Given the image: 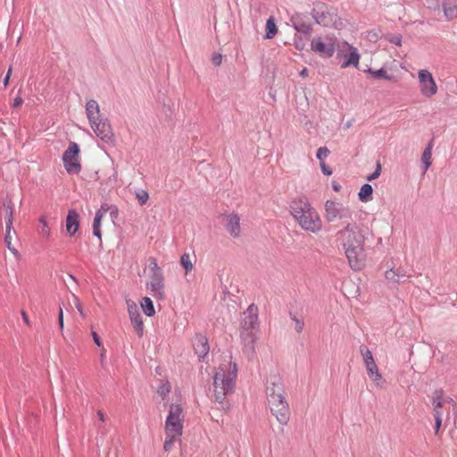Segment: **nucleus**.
<instances>
[{
	"label": "nucleus",
	"instance_id": "f257e3e1",
	"mask_svg": "<svg viewBox=\"0 0 457 457\" xmlns=\"http://www.w3.org/2000/svg\"><path fill=\"white\" fill-rule=\"evenodd\" d=\"M290 213L300 227L306 231L316 233L322 228L319 213L305 197L292 201Z\"/></svg>",
	"mask_w": 457,
	"mask_h": 457
},
{
	"label": "nucleus",
	"instance_id": "f03ea898",
	"mask_svg": "<svg viewBox=\"0 0 457 457\" xmlns=\"http://www.w3.org/2000/svg\"><path fill=\"white\" fill-rule=\"evenodd\" d=\"M237 374V364L231 361L219 366L213 378V395L218 403H223L226 396L233 392Z\"/></svg>",
	"mask_w": 457,
	"mask_h": 457
},
{
	"label": "nucleus",
	"instance_id": "7ed1b4c3",
	"mask_svg": "<svg viewBox=\"0 0 457 457\" xmlns=\"http://www.w3.org/2000/svg\"><path fill=\"white\" fill-rule=\"evenodd\" d=\"M285 383L281 376L270 375L266 388L267 400L270 411L281 424L286 419Z\"/></svg>",
	"mask_w": 457,
	"mask_h": 457
},
{
	"label": "nucleus",
	"instance_id": "20e7f679",
	"mask_svg": "<svg viewBox=\"0 0 457 457\" xmlns=\"http://www.w3.org/2000/svg\"><path fill=\"white\" fill-rule=\"evenodd\" d=\"M184 420L185 414L181 404L179 403H171L164 424L165 440L163 449L165 452H170L174 443L180 440Z\"/></svg>",
	"mask_w": 457,
	"mask_h": 457
},
{
	"label": "nucleus",
	"instance_id": "39448f33",
	"mask_svg": "<svg viewBox=\"0 0 457 457\" xmlns=\"http://www.w3.org/2000/svg\"><path fill=\"white\" fill-rule=\"evenodd\" d=\"M257 311V307L254 304H251L242 314L239 331L240 338L245 345H251L256 340L258 333Z\"/></svg>",
	"mask_w": 457,
	"mask_h": 457
},
{
	"label": "nucleus",
	"instance_id": "423d86ee",
	"mask_svg": "<svg viewBox=\"0 0 457 457\" xmlns=\"http://www.w3.org/2000/svg\"><path fill=\"white\" fill-rule=\"evenodd\" d=\"M311 13L315 22L323 27H335L340 20L338 15L322 2L315 3Z\"/></svg>",
	"mask_w": 457,
	"mask_h": 457
},
{
	"label": "nucleus",
	"instance_id": "0eeeda50",
	"mask_svg": "<svg viewBox=\"0 0 457 457\" xmlns=\"http://www.w3.org/2000/svg\"><path fill=\"white\" fill-rule=\"evenodd\" d=\"M80 149L77 143L71 142L62 155V162L69 174H79L81 170Z\"/></svg>",
	"mask_w": 457,
	"mask_h": 457
},
{
	"label": "nucleus",
	"instance_id": "6e6552de",
	"mask_svg": "<svg viewBox=\"0 0 457 457\" xmlns=\"http://www.w3.org/2000/svg\"><path fill=\"white\" fill-rule=\"evenodd\" d=\"M343 237V247L363 246L365 237L363 231L350 222L346 223L344 229L338 232Z\"/></svg>",
	"mask_w": 457,
	"mask_h": 457
},
{
	"label": "nucleus",
	"instance_id": "1a4fd4ad",
	"mask_svg": "<svg viewBox=\"0 0 457 457\" xmlns=\"http://www.w3.org/2000/svg\"><path fill=\"white\" fill-rule=\"evenodd\" d=\"M325 219L328 222H333L336 220H352L353 212L349 207L345 206L342 203L327 200L325 203Z\"/></svg>",
	"mask_w": 457,
	"mask_h": 457
},
{
	"label": "nucleus",
	"instance_id": "9d476101",
	"mask_svg": "<svg viewBox=\"0 0 457 457\" xmlns=\"http://www.w3.org/2000/svg\"><path fill=\"white\" fill-rule=\"evenodd\" d=\"M146 287L151 291L154 297L157 299L164 298V276L155 261L153 262L152 274Z\"/></svg>",
	"mask_w": 457,
	"mask_h": 457
},
{
	"label": "nucleus",
	"instance_id": "9b49d317",
	"mask_svg": "<svg viewBox=\"0 0 457 457\" xmlns=\"http://www.w3.org/2000/svg\"><path fill=\"white\" fill-rule=\"evenodd\" d=\"M311 49L321 58H330L335 53L336 44L328 37H315L311 41Z\"/></svg>",
	"mask_w": 457,
	"mask_h": 457
},
{
	"label": "nucleus",
	"instance_id": "f8f14e48",
	"mask_svg": "<svg viewBox=\"0 0 457 457\" xmlns=\"http://www.w3.org/2000/svg\"><path fill=\"white\" fill-rule=\"evenodd\" d=\"M96 137L105 142H112L114 138V134L109 120L106 118H102L91 124H89Z\"/></svg>",
	"mask_w": 457,
	"mask_h": 457
},
{
	"label": "nucleus",
	"instance_id": "ddd939ff",
	"mask_svg": "<svg viewBox=\"0 0 457 457\" xmlns=\"http://www.w3.org/2000/svg\"><path fill=\"white\" fill-rule=\"evenodd\" d=\"M420 91L423 96L430 97L436 94L437 87L432 74L427 70L419 71Z\"/></svg>",
	"mask_w": 457,
	"mask_h": 457
},
{
	"label": "nucleus",
	"instance_id": "4468645a",
	"mask_svg": "<svg viewBox=\"0 0 457 457\" xmlns=\"http://www.w3.org/2000/svg\"><path fill=\"white\" fill-rule=\"evenodd\" d=\"M350 267L360 270L364 265L363 246L344 247Z\"/></svg>",
	"mask_w": 457,
	"mask_h": 457
},
{
	"label": "nucleus",
	"instance_id": "2eb2a0df",
	"mask_svg": "<svg viewBox=\"0 0 457 457\" xmlns=\"http://www.w3.org/2000/svg\"><path fill=\"white\" fill-rule=\"evenodd\" d=\"M292 25L298 33L310 35L312 29L311 19L308 15L303 13H296L290 19Z\"/></svg>",
	"mask_w": 457,
	"mask_h": 457
},
{
	"label": "nucleus",
	"instance_id": "dca6fc26",
	"mask_svg": "<svg viewBox=\"0 0 457 457\" xmlns=\"http://www.w3.org/2000/svg\"><path fill=\"white\" fill-rule=\"evenodd\" d=\"M225 228L229 235L235 238L238 237L241 233L240 217L237 213H229L225 216Z\"/></svg>",
	"mask_w": 457,
	"mask_h": 457
},
{
	"label": "nucleus",
	"instance_id": "f3484780",
	"mask_svg": "<svg viewBox=\"0 0 457 457\" xmlns=\"http://www.w3.org/2000/svg\"><path fill=\"white\" fill-rule=\"evenodd\" d=\"M66 232L70 237H73L79 228V215L75 210L68 212L65 220Z\"/></svg>",
	"mask_w": 457,
	"mask_h": 457
},
{
	"label": "nucleus",
	"instance_id": "a211bd4d",
	"mask_svg": "<svg viewBox=\"0 0 457 457\" xmlns=\"http://www.w3.org/2000/svg\"><path fill=\"white\" fill-rule=\"evenodd\" d=\"M86 113L89 124L100 120L103 116L100 113V107L96 100H89L86 104Z\"/></svg>",
	"mask_w": 457,
	"mask_h": 457
},
{
	"label": "nucleus",
	"instance_id": "6ab92c4d",
	"mask_svg": "<svg viewBox=\"0 0 457 457\" xmlns=\"http://www.w3.org/2000/svg\"><path fill=\"white\" fill-rule=\"evenodd\" d=\"M194 349L199 359L204 358L210 350L207 338L203 335H198L194 340Z\"/></svg>",
	"mask_w": 457,
	"mask_h": 457
},
{
	"label": "nucleus",
	"instance_id": "aec40b11",
	"mask_svg": "<svg viewBox=\"0 0 457 457\" xmlns=\"http://www.w3.org/2000/svg\"><path fill=\"white\" fill-rule=\"evenodd\" d=\"M37 232L39 237L45 240H48L51 237V228L48 225L47 218L45 215H41L38 218Z\"/></svg>",
	"mask_w": 457,
	"mask_h": 457
},
{
	"label": "nucleus",
	"instance_id": "412c9836",
	"mask_svg": "<svg viewBox=\"0 0 457 457\" xmlns=\"http://www.w3.org/2000/svg\"><path fill=\"white\" fill-rule=\"evenodd\" d=\"M369 378L373 380L378 386L383 382L382 375L378 371V368L375 361L364 364Z\"/></svg>",
	"mask_w": 457,
	"mask_h": 457
},
{
	"label": "nucleus",
	"instance_id": "4be33fe9",
	"mask_svg": "<svg viewBox=\"0 0 457 457\" xmlns=\"http://www.w3.org/2000/svg\"><path fill=\"white\" fill-rule=\"evenodd\" d=\"M108 211V208L106 205H102L101 208L96 212V216L93 222V234L97 237L99 239H101V220L104 213Z\"/></svg>",
	"mask_w": 457,
	"mask_h": 457
},
{
	"label": "nucleus",
	"instance_id": "5701e85b",
	"mask_svg": "<svg viewBox=\"0 0 457 457\" xmlns=\"http://www.w3.org/2000/svg\"><path fill=\"white\" fill-rule=\"evenodd\" d=\"M432 148H433V139L428 144L427 147L424 149L421 162H422V173L425 174L428 168L431 166V156H432Z\"/></svg>",
	"mask_w": 457,
	"mask_h": 457
},
{
	"label": "nucleus",
	"instance_id": "b1692460",
	"mask_svg": "<svg viewBox=\"0 0 457 457\" xmlns=\"http://www.w3.org/2000/svg\"><path fill=\"white\" fill-rule=\"evenodd\" d=\"M373 187L370 184H364L361 187L358 196L362 203H368L372 200Z\"/></svg>",
	"mask_w": 457,
	"mask_h": 457
},
{
	"label": "nucleus",
	"instance_id": "393cba45",
	"mask_svg": "<svg viewBox=\"0 0 457 457\" xmlns=\"http://www.w3.org/2000/svg\"><path fill=\"white\" fill-rule=\"evenodd\" d=\"M13 211V204L11 202L4 204L3 212L5 219L6 228H12Z\"/></svg>",
	"mask_w": 457,
	"mask_h": 457
},
{
	"label": "nucleus",
	"instance_id": "a878e982",
	"mask_svg": "<svg viewBox=\"0 0 457 457\" xmlns=\"http://www.w3.org/2000/svg\"><path fill=\"white\" fill-rule=\"evenodd\" d=\"M442 7L444 14L448 21L457 17V5H452L447 0H444Z\"/></svg>",
	"mask_w": 457,
	"mask_h": 457
},
{
	"label": "nucleus",
	"instance_id": "bb28decb",
	"mask_svg": "<svg viewBox=\"0 0 457 457\" xmlns=\"http://www.w3.org/2000/svg\"><path fill=\"white\" fill-rule=\"evenodd\" d=\"M368 72L375 79H384V80H392L393 79V76L388 75L386 69H385L383 67L378 70L369 69Z\"/></svg>",
	"mask_w": 457,
	"mask_h": 457
},
{
	"label": "nucleus",
	"instance_id": "cd10ccee",
	"mask_svg": "<svg viewBox=\"0 0 457 457\" xmlns=\"http://www.w3.org/2000/svg\"><path fill=\"white\" fill-rule=\"evenodd\" d=\"M141 308L143 309V312H145V314L148 317H152L154 315L155 313V310H154V303H153V301L145 296L142 299L141 303Z\"/></svg>",
	"mask_w": 457,
	"mask_h": 457
},
{
	"label": "nucleus",
	"instance_id": "c85d7f7f",
	"mask_svg": "<svg viewBox=\"0 0 457 457\" xmlns=\"http://www.w3.org/2000/svg\"><path fill=\"white\" fill-rule=\"evenodd\" d=\"M180 264L185 269V274H188L194 268L192 255L189 253H185L180 257Z\"/></svg>",
	"mask_w": 457,
	"mask_h": 457
},
{
	"label": "nucleus",
	"instance_id": "c756f323",
	"mask_svg": "<svg viewBox=\"0 0 457 457\" xmlns=\"http://www.w3.org/2000/svg\"><path fill=\"white\" fill-rule=\"evenodd\" d=\"M360 55L356 49H353L346 55V60L342 64V67H347L350 65L357 66L359 62Z\"/></svg>",
	"mask_w": 457,
	"mask_h": 457
},
{
	"label": "nucleus",
	"instance_id": "7c9ffc66",
	"mask_svg": "<svg viewBox=\"0 0 457 457\" xmlns=\"http://www.w3.org/2000/svg\"><path fill=\"white\" fill-rule=\"evenodd\" d=\"M15 235V231L13 230V228H6V235H5V238H4V241H5V244H6V246L8 247V249L13 253V254H18V251L16 250V248L12 245V239H13V236Z\"/></svg>",
	"mask_w": 457,
	"mask_h": 457
},
{
	"label": "nucleus",
	"instance_id": "2f4dec72",
	"mask_svg": "<svg viewBox=\"0 0 457 457\" xmlns=\"http://www.w3.org/2000/svg\"><path fill=\"white\" fill-rule=\"evenodd\" d=\"M277 26L275 24V21H274V19L273 18H270L268 19L267 22H266V35H265V37L268 38V39H271L275 37V35L277 34Z\"/></svg>",
	"mask_w": 457,
	"mask_h": 457
},
{
	"label": "nucleus",
	"instance_id": "473e14b6",
	"mask_svg": "<svg viewBox=\"0 0 457 457\" xmlns=\"http://www.w3.org/2000/svg\"><path fill=\"white\" fill-rule=\"evenodd\" d=\"M310 35L301 34L299 36L295 35L294 38V45L296 49L303 50L306 43L309 41Z\"/></svg>",
	"mask_w": 457,
	"mask_h": 457
},
{
	"label": "nucleus",
	"instance_id": "72a5a7b5",
	"mask_svg": "<svg viewBox=\"0 0 457 457\" xmlns=\"http://www.w3.org/2000/svg\"><path fill=\"white\" fill-rule=\"evenodd\" d=\"M131 323L139 337H142L144 335V322L141 315L138 317H134L130 320Z\"/></svg>",
	"mask_w": 457,
	"mask_h": 457
},
{
	"label": "nucleus",
	"instance_id": "f704fd0d",
	"mask_svg": "<svg viewBox=\"0 0 457 457\" xmlns=\"http://www.w3.org/2000/svg\"><path fill=\"white\" fill-rule=\"evenodd\" d=\"M360 353L362 356L364 364L375 361L372 353L370 351V349L366 345L360 346Z\"/></svg>",
	"mask_w": 457,
	"mask_h": 457
},
{
	"label": "nucleus",
	"instance_id": "c9c22d12",
	"mask_svg": "<svg viewBox=\"0 0 457 457\" xmlns=\"http://www.w3.org/2000/svg\"><path fill=\"white\" fill-rule=\"evenodd\" d=\"M290 318L295 323V329L297 333H301L303 331L304 321L302 317L297 316L296 314H293L290 312Z\"/></svg>",
	"mask_w": 457,
	"mask_h": 457
},
{
	"label": "nucleus",
	"instance_id": "e433bc0d",
	"mask_svg": "<svg viewBox=\"0 0 457 457\" xmlns=\"http://www.w3.org/2000/svg\"><path fill=\"white\" fill-rule=\"evenodd\" d=\"M127 306L130 320L133 319L134 317L140 316L137 305L135 302L130 300L127 301Z\"/></svg>",
	"mask_w": 457,
	"mask_h": 457
},
{
	"label": "nucleus",
	"instance_id": "4c0bfd02",
	"mask_svg": "<svg viewBox=\"0 0 457 457\" xmlns=\"http://www.w3.org/2000/svg\"><path fill=\"white\" fill-rule=\"evenodd\" d=\"M136 197L140 204V205H144L147 203L149 199V194L147 191L142 189L136 193Z\"/></svg>",
	"mask_w": 457,
	"mask_h": 457
},
{
	"label": "nucleus",
	"instance_id": "58836bf2",
	"mask_svg": "<svg viewBox=\"0 0 457 457\" xmlns=\"http://www.w3.org/2000/svg\"><path fill=\"white\" fill-rule=\"evenodd\" d=\"M329 150L326 146H321L317 150L316 157L320 162H324V159L328 157Z\"/></svg>",
	"mask_w": 457,
	"mask_h": 457
},
{
	"label": "nucleus",
	"instance_id": "ea45409f",
	"mask_svg": "<svg viewBox=\"0 0 457 457\" xmlns=\"http://www.w3.org/2000/svg\"><path fill=\"white\" fill-rule=\"evenodd\" d=\"M72 302H73L75 307L77 308L81 318L84 319L86 317V314L84 312L82 303H81L80 300L79 299V297L75 295H72Z\"/></svg>",
	"mask_w": 457,
	"mask_h": 457
},
{
	"label": "nucleus",
	"instance_id": "a19ab883",
	"mask_svg": "<svg viewBox=\"0 0 457 457\" xmlns=\"http://www.w3.org/2000/svg\"><path fill=\"white\" fill-rule=\"evenodd\" d=\"M444 391L443 389H438L434 392V395L432 396V403L440 402L441 403H444Z\"/></svg>",
	"mask_w": 457,
	"mask_h": 457
},
{
	"label": "nucleus",
	"instance_id": "79ce46f5",
	"mask_svg": "<svg viewBox=\"0 0 457 457\" xmlns=\"http://www.w3.org/2000/svg\"><path fill=\"white\" fill-rule=\"evenodd\" d=\"M380 173H381V164L378 162L376 170H374V172H372L370 175H369L367 177V180L371 181V180L378 179L380 176Z\"/></svg>",
	"mask_w": 457,
	"mask_h": 457
},
{
	"label": "nucleus",
	"instance_id": "37998d69",
	"mask_svg": "<svg viewBox=\"0 0 457 457\" xmlns=\"http://www.w3.org/2000/svg\"><path fill=\"white\" fill-rule=\"evenodd\" d=\"M434 417H435V426H434L435 434H438V431L442 426V413H435Z\"/></svg>",
	"mask_w": 457,
	"mask_h": 457
},
{
	"label": "nucleus",
	"instance_id": "c03bdc74",
	"mask_svg": "<svg viewBox=\"0 0 457 457\" xmlns=\"http://www.w3.org/2000/svg\"><path fill=\"white\" fill-rule=\"evenodd\" d=\"M385 276L387 280L399 283V278H396L395 270L394 269L386 270Z\"/></svg>",
	"mask_w": 457,
	"mask_h": 457
},
{
	"label": "nucleus",
	"instance_id": "a18cd8bd",
	"mask_svg": "<svg viewBox=\"0 0 457 457\" xmlns=\"http://www.w3.org/2000/svg\"><path fill=\"white\" fill-rule=\"evenodd\" d=\"M395 270L396 278H399V283L403 282L408 278V275L406 274L405 270L402 268H398Z\"/></svg>",
	"mask_w": 457,
	"mask_h": 457
},
{
	"label": "nucleus",
	"instance_id": "49530a36",
	"mask_svg": "<svg viewBox=\"0 0 457 457\" xmlns=\"http://www.w3.org/2000/svg\"><path fill=\"white\" fill-rule=\"evenodd\" d=\"M388 41L391 44H394L395 46H401L402 45V36L400 34L393 35L388 38Z\"/></svg>",
	"mask_w": 457,
	"mask_h": 457
},
{
	"label": "nucleus",
	"instance_id": "de8ad7c7",
	"mask_svg": "<svg viewBox=\"0 0 457 457\" xmlns=\"http://www.w3.org/2000/svg\"><path fill=\"white\" fill-rule=\"evenodd\" d=\"M320 167L324 175L329 176L332 174V170L324 162H320Z\"/></svg>",
	"mask_w": 457,
	"mask_h": 457
},
{
	"label": "nucleus",
	"instance_id": "09e8293b",
	"mask_svg": "<svg viewBox=\"0 0 457 457\" xmlns=\"http://www.w3.org/2000/svg\"><path fill=\"white\" fill-rule=\"evenodd\" d=\"M170 392V386L169 385H162L158 389V394L164 398L166 395Z\"/></svg>",
	"mask_w": 457,
	"mask_h": 457
},
{
	"label": "nucleus",
	"instance_id": "8fccbe9b",
	"mask_svg": "<svg viewBox=\"0 0 457 457\" xmlns=\"http://www.w3.org/2000/svg\"><path fill=\"white\" fill-rule=\"evenodd\" d=\"M212 61L214 65L219 66L221 63L222 55L220 54H213Z\"/></svg>",
	"mask_w": 457,
	"mask_h": 457
},
{
	"label": "nucleus",
	"instance_id": "3c124183",
	"mask_svg": "<svg viewBox=\"0 0 457 457\" xmlns=\"http://www.w3.org/2000/svg\"><path fill=\"white\" fill-rule=\"evenodd\" d=\"M91 335L96 345H98L99 347H103V344L98 334L96 331H92Z\"/></svg>",
	"mask_w": 457,
	"mask_h": 457
},
{
	"label": "nucleus",
	"instance_id": "603ef678",
	"mask_svg": "<svg viewBox=\"0 0 457 457\" xmlns=\"http://www.w3.org/2000/svg\"><path fill=\"white\" fill-rule=\"evenodd\" d=\"M58 322H59L60 328L62 330L63 329V311H62V307H60V310H59Z\"/></svg>",
	"mask_w": 457,
	"mask_h": 457
},
{
	"label": "nucleus",
	"instance_id": "864d4df0",
	"mask_svg": "<svg viewBox=\"0 0 457 457\" xmlns=\"http://www.w3.org/2000/svg\"><path fill=\"white\" fill-rule=\"evenodd\" d=\"M434 405V414L435 413H442L441 408L443 407L444 403H441L440 402L432 403Z\"/></svg>",
	"mask_w": 457,
	"mask_h": 457
},
{
	"label": "nucleus",
	"instance_id": "5fc2aeb1",
	"mask_svg": "<svg viewBox=\"0 0 457 457\" xmlns=\"http://www.w3.org/2000/svg\"><path fill=\"white\" fill-rule=\"evenodd\" d=\"M11 74H12V67L9 68V70L7 71V74H6L5 78L4 79V87H7V86L9 85V80H10Z\"/></svg>",
	"mask_w": 457,
	"mask_h": 457
},
{
	"label": "nucleus",
	"instance_id": "6e6d98bb",
	"mask_svg": "<svg viewBox=\"0 0 457 457\" xmlns=\"http://www.w3.org/2000/svg\"><path fill=\"white\" fill-rule=\"evenodd\" d=\"M23 103V100L21 96H16L13 100V107H20Z\"/></svg>",
	"mask_w": 457,
	"mask_h": 457
},
{
	"label": "nucleus",
	"instance_id": "4d7b16f0",
	"mask_svg": "<svg viewBox=\"0 0 457 457\" xmlns=\"http://www.w3.org/2000/svg\"><path fill=\"white\" fill-rule=\"evenodd\" d=\"M97 416H98V419H99L101 421H103V422H104V421H105V415H104V413L102 411H100V410H99V411H97Z\"/></svg>",
	"mask_w": 457,
	"mask_h": 457
},
{
	"label": "nucleus",
	"instance_id": "13d9d810",
	"mask_svg": "<svg viewBox=\"0 0 457 457\" xmlns=\"http://www.w3.org/2000/svg\"><path fill=\"white\" fill-rule=\"evenodd\" d=\"M332 188H333L334 191L338 192L341 189V186L338 183L334 181L332 183Z\"/></svg>",
	"mask_w": 457,
	"mask_h": 457
},
{
	"label": "nucleus",
	"instance_id": "bf43d9fd",
	"mask_svg": "<svg viewBox=\"0 0 457 457\" xmlns=\"http://www.w3.org/2000/svg\"><path fill=\"white\" fill-rule=\"evenodd\" d=\"M444 403H449V404H452V405H454L455 404V402L453 401V398L451 397H445L444 399Z\"/></svg>",
	"mask_w": 457,
	"mask_h": 457
},
{
	"label": "nucleus",
	"instance_id": "052dcab7",
	"mask_svg": "<svg viewBox=\"0 0 457 457\" xmlns=\"http://www.w3.org/2000/svg\"><path fill=\"white\" fill-rule=\"evenodd\" d=\"M21 315H22V319H23L24 322L27 325H29V317L27 316L26 312H22Z\"/></svg>",
	"mask_w": 457,
	"mask_h": 457
},
{
	"label": "nucleus",
	"instance_id": "680f3d73",
	"mask_svg": "<svg viewBox=\"0 0 457 457\" xmlns=\"http://www.w3.org/2000/svg\"><path fill=\"white\" fill-rule=\"evenodd\" d=\"M308 75V70L306 68L303 69L301 71H300V76L302 77H306Z\"/></svg>",
	"mask_w": 457,
	"mask_h": 457
},
{
	"label": "nucleus",
	"instance_id": "e2e57ef3",
	"mask_svg": "<svg viewBox=\"0 0 457 457\" xmlns=\"http://www.w3.org/2000/svg\"><path fill=\"white\" fill-rule=\"evenodd\" d=\"M104 352H105V350L103 348V351L101 353V361H102V362L104 361Z\"/></svg>",
	"mask_w": 457,
	"mask_h": 457
},
{
	"label": "nucleus",
	"instance_id": "0e129e2a",
	"mask_svg": "<svg viewBox=\"0 0 457 457\" xmlns=\"http://www.w3.org/2000/svg\"><path fill=\"white\" fill-rule=\"evenodd\" d=\"M452 0H447L448 3H451Z\"/></svg>",
	"mask_w": 457,
	"mask_h": 457
}]
</instances>
